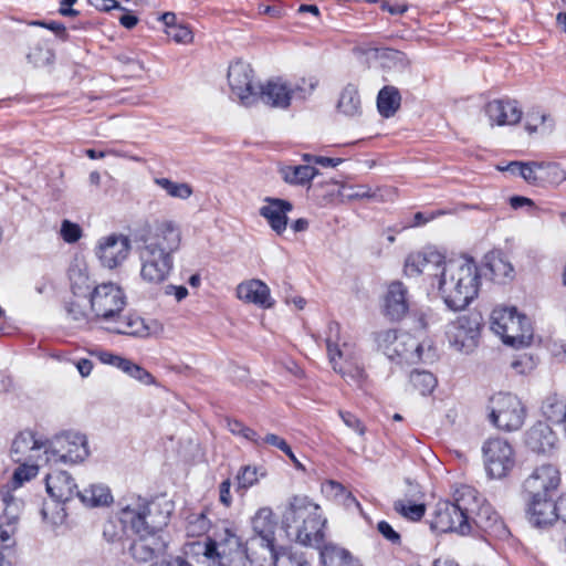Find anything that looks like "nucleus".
Returning <instances> with one entry per match:
<instances>
[{"instance_id":"48","label":"nucleus","mask_w":566,"mask_h":566,"mask_svg":"<svg viewBox=\"0 0 566 566\" xmlns=\"http://www.w3.org/2000/svg\"><path fill=\"white\" fill-rule=\"evenodd\" d=\"M273 566H308L303 554L289 548H281L272 564Z\"/></svg>"},{"instance_id":"9","label":"nucleus","mask_w":566,"mask_h":566,"mask_svg":"<svg viewBox=\"0 0 566 566\" xmlns=\"http://www.w3.org/2000/svg\"><path fill=\"white\" fill-rule=\"evenodd\" d=\"M90 454L87 439L80 432H64L55 436L45 448L46 463H78Z\"/></svg>"},{"instance_id":"44","label":"nucleus","mask_w":566,"mask_h":566,"mask_svg":"<svg viewBox=\"0 0 566 566\" xmlns=\"http://www.w3.org/2000/svg\"><path fill=\"white\" fill-rule=\"evenodd\" d=\"M155 184L174 198L187 199L192 195V188L187 182H175L168 178H156Z\"/></svg>"},{"instance_id":"64","label":"nucleus","mask_w":566,"mask_h":566,"mask_svg":"<svg viewBox=\"0 0 566 566\" xmlns=\"http://www.w3.org/2000/svg\"><path fill=\"white\" fill-rule=\"evenodd\" d=\"M92 354L97 356V358L103 364L111 365V366H114V367L117 366V363H118L119 358L122 357L119 355L113 354V353L107 352V350H95V352H92Z\"/></svg>"},{"instance_id":"23","label":"nucleus","mask_w":566,"mask_h":566,"mask_svg":"<svg viewBox=\"0 0 566 566\" xmlns=\"http://www.w3.org/2000/svg\"><path fill=\"white\" fill-rule=\"evenodd\" d=\"M265 205L260 208V214L268 221L276 234H282L287 227V213L292 211L293 205L283 199L266 197Z\"/></svg>"},{"instance_id":"56","label":"nucleus","mask_w":566,"mask_h":566,"mask_svg":"<svg viewBox=\"0 0 566 566\" xmlns=\"http://www.w3.org/2000/svg\"><path fill=\"white\" fill-rule=\"evenodd\" d=\"M126 375L138 380L144 385H151L155 382L154 376L150 373H148L144 367H142L138 364H135L134 361H132V364L129 365Z\"/></svg>"},{"instance_id":"57","label":"nucleus","mask_w":566,"mask_h":566,"mask_svg":"<svg viewBox=\"0 0 566 566\" xmlns=\"http://www.w3.org/2000/svg\"><path fill=\"white\" fill-rule=\"evenodd\" d=\"M538 171V161H526L521 166L520 177H522L527 184L537 186Z\"/></svg>"},{"instance_id":"49","label":"nucleus","mask_w":566,"mask_h":566,"mask_svg":"<svg viewBox=\"0 0 566 566\" xmlns=\"http://www.w3.org/2000/svg\"><path fill=\"white\" fill-rule=\"evenodd\" d=\"M209 525L203 513H192L187 517V534L192 537L201 536L209 530Z\"/></svg>"},{"instance_id":"7","label":"nucleus","mask_w":566,"mask_h":566,"mask_svg":"<svg viewBox=\"0 0 566 566\" xmlns=\"http://www.w3.org/2000/svg\"><path fill=\"white\" fill-rule=\"evenodd\" d=\"M316 86L314 82L301 80L300 82H290L281 77L268 81L260 87L258 101L274 108H287L293 99L304 101L312 94Z\"/></svg>"},{"instance_id":"58","label":"nucleus","mask_w":566,"mask_h":566,"mask_svg":"<svg viewBox=\"0 0 566 566\" xmlns=\"http://www.w3.org/2000/svg\"><path fill=\"white\" fill-rule=\"evenodd\" d=\"M303 160L308 164H315L323 167H337L340 163H343L342 158H331L325 156H316L311 154H304L302 156Z\"/></svg>"},{"instance_id":"42","label":"nucleus","mask_w":566,"mask_h":566,"mask_svg":"<svg viewBox=\"0 0 566 566\" xmlns=\"http://www.w3.org/2000/svg\"><path fill=\"white\" fill-rule=\"evenodd\" d=\"M541 409L549 421L564 424L566 420V399L557 395H549L543 401Z\"/></svg>"},{"instance_id":"26","label":"nucleus","mask_w":566,"mask_h":566,"mask_svg":"<svg viewBox=\"0 0 566 566\" xmlns=\"http://www.w3.org/2000/svg\"><path fill=\"white\" fill-rule=\"evenodd\" d=\"M557 440L556 433L544 421L536 422L525 433V444L535 453L551 452L555 448Z\"/></svg>"},{"instance_id":"10","label":"nucleus","mask_w":566,"mask_h":566,"mask_svg":"<svg viewBox=\"0 0 566 566\" xmlns=\"http://www.w3.org/2000/svg\"><path fill=\"white\" fill-rule=\"evenodd\" d=\"M205 555L216 558L220 566H245L247 552L241 539L229 528L214 534L206 545Z\"/></svg>"},{"instance_id":"24","label":"nucleus","mask_w":566,"mask_h":566,"mask_svg":"<svg viewBox=\"0 0 566 566\" xmlns=\"http://www.w3.org/2000/svg\"><path fill=\"white\" fill-rule=\"evenodd\" d=\"M46 491L56 502L65 503L73 497H77L80 490L74 479L66 471H54L49 473L45 479Z\"/></svg>"},{"instance_id":"21","label":"nucleus","mask_w":566,"mask_h":566,"mask_svg":"<svg viewBox=\"0 0 566 566\" xmlns=\"http://www.w3.org/2000/svg\"><path fill=\"white\" fill-rule=\"evenodd\" d=\"M375 339L378 348L391 360L406 353L403 346H417V339L412 335L406 332L399 333L396 329L380 331L376 334Z\"/></svg>"},{"instance_id":"22","label":"nucleus","mask_w":566,"mask_h":566,"mask_svg":"<svg viewBox=\"0 0 566 566\" xmlns=\"http://www.w3.org/2000/svg\"><path fill=\"white\" fill-rule=\"evenodd\" d=\"M484 111L491 125H515L522 117V109L517 102L512 99H493L485 105Z\"/></svg>"},{"instance_id":"35","label":"nucleus","mask_w":566,"mask_h":566,"mask_svg":"<svg viewBox=\"0 0 566 566\" xmlns=\"http://www.w3.org/2000/svg\"><path fill=\"white\" fill-rule=\"evenodd\" d=\"M112 323H114V325L108 329L116 334L134 337H147L150 334L149 326L139 316L128 315L124 318H120L119 316Z\"/></svg>"},{"instance_id":"54","label":"nucleus","mask_w":566,"mask_h":566,"mask_svg":"<svg viewBox=\"0 0 566 566\" xmlns=\"http://www.w3.org/2000/svg\"><path fill=\"white\" fill-rule=\"evenodd\" d=\"M338 415L347 428L354 430L360 437L365 436L366 427L358 417L349 411L344 410H339Z\"/></svg>"},{"instance_id":"63","label":"nucleus","mask_w":566,"mask_h":566,"mask_svg":"<svg viewBox=\"0 0 566 566\" xmlns=\"http://www.w3.org/2000/svg\"><path fill=\"white\" fill-rule=\"evenodd\" d=\"M548 348L554 358L558 361H566V343L564 340H553Z\"/></svg>"},{"instance_id":"15","label":"nucleus","mask_w":566,"mask_h":566,"mask_svg":"<svg viewBox=\"0 0 566 566\" xmlns=\"http://www.w3.org/2000/svg\"><path fill=\"white\" fill-rule=\"evenodd\" d=\"M481 317L479 314H465L452 322L447 331L451 346L462 353H471L478 344Z\"/></svg>"},{"instance_id":"12","label":"nucleus","mask_w":566,"mask_h":566,"mask_svg":"<svg viewBox=\"0 0 566 566\" xmlns=\"http://www.w3.org/2000/svg\"><path fill=\"white\" fill-rule=\"evenodd\" d=\"M90 303L96 319L112 323L125 308L126 296L116 284L103 283L94 286Z\"/></svg>"},{"instance_id":"45","label":"nucleus","mask_w":566,"mask_h":566,"mask_svg":"<svg viewBox=\"0 0 566 566\" xmlns=\"http://www.w3.org/2000/svg\"><path fill=\"white\" fill-rule=\"evenodd\" d=\"M410 382L412 387L418 390L421 395L430 394L436 385L437 379L433 374L426 370H413L410 374Z\"/></svg>"},{"instance_id":"16","label":"nucleus","mask_w":566,"mask_h":566,"mask_svg":"<svg viewBox=\"0 0 566 566\" xmlns=\"http://www.w3.org/2000/svg\"><path fill=\"white\" fill-rule=\"evenodd\" d=\"M228 83L232 96L242 105L250 106L258 101V88L253 83V70L250 64L237 61L228 70Z\"/></svg>"},{"instance_id":"27","label":"nucleus","mask_w":566,"mask_h":566,"mask_svg":"<svg viewBox=\"0 0 566 566\" xmlns=\"http://www.w3.org/2000/svg\"><path fill=\"white\" fill-rule=\"evenodd\" d=\"M527 516L531 524L536 527L551 525L558 520L557 502L553 497L527 499Z\"/></svg>"},{"instance_id":"13","label":"nucleus","mask_w":566,"mask_h":566,"mask_svg":"<svg viewBox=\"0 0 566 566\" xmlns=\"http://www.w3.org/2000/svg\"><path fill=\"white\" fill-rule=\"evenodd\" d=\"M560 484V473L556 465L545 463L536 467L523 482L525 500L553 497Z\"/></svg>"},{"instance_id":"17","label":"nucleus","mask_w":566,"mask_h":566,"mask_svg":"<svg viewBox=\"0 0 566 566\" xmlns=\"http://www.w3.org/2000/svg\"><path fill=\"white\" fill-rule=\"evenodd\" d=\"M130 248L127 235L112 233L98 240L95 254L104 268L115 269L128 258Z\"/></svg>"},{"instance_id":"28","label":"nucleus","mask_w":566,"mask_h":566,"mask_svg":"<svg viewBox=\"0 0 566 566\" xmlns=\"http://www.w3.org/2000/svg\"><path fill=\"white\" fill-rule=\"evenodd\" d=\"M138 537L132 543L129 552L134 559L140 563L151 560L161 553L166 544L160 534L136 533Z\"/></svg>"},{"instance_id":"55","label":"nucleus","mask_w":566,"mask_h":566,"mask_svg":"<svg viewBox=\"0 0 566 566\" xmlns=\"http://www.w3.org/2000/svg\"><path fill=\"white\" fill-rule=\"evenodd\" d=\"M61 235L65 242L74 243L80 240L82 229L78 224L64 220L61 226Z\"/></svg>"},{"instance_id":"18","label":"nucleus","mask_w":566,"mask_h":566,"mask_svg":"<svg viewBox=\"0 0 566 566\" xmlns=\"http://www.w3.org/2000/svg\"><path fill=\"white\" fill-rule=\"evenodd\" d=\"M45 448L48 441H43L32 432H20L12 442L11 458L14 462H40L45 459Z\"/></svg>"},{"instance_id":"19","label":"nucleus","mask_w":566,"mask_h":566,"mask_svg":"<svg viewBox=\"0 0 566 566\" xmlns=\"http://www.w3.org/2000/svg\"><path fill=\"white\" fill-rule=\"evenodd\" d=\"M3 513L0 515V541L8 542L15 534L23 503L12 494L10 488L0 490Z\"/></svg>"},{"instance_id":"34","label":"nucleus","mask_w":566,"mask_h":566,"mask_svg":"<svg viewBox=\"0 0 566 566\" xmlns=\"http://www.w3.org/2000/svg\"><path fill=\"white\" fill-rule=\"evenodd\" d=\"M253 535L251 537L275 541L276 520L270 507H261L252 517Z\"/></svg>"},{"instance_id":"20","label":"nucleus","mask_w":566,"mask_h":566,"mask_svg":"<svg viewBox=\"0 0 566 566\" xmlns=\"http://www.w3.org/2000/svg\"><path fill=\"white\" fill-rule=\"evenodd\" d=\"M473 532L475 530H480L488 535L499 538L505 539L510 536V531L501 516L493 510V507L484 503L479 512L471 520Z\"/></svg>"},{"instance_id":"6","label":"nucleus","mask_w":566,"mask_h":566,"mask_svg":"<svg viewBox=\"0 0 566 566\" xmlns=\"http://www.w3.org/2000/svg\"><path fill=\"white\" fill-rule=\"evenodd\" d=\"M491 329L503 343L520 347L526 346L533 338L530 319L517 313L515 307H497L491 314Z\"/></svg>"},{"instance_id":"4","label":"nucleus","mask_w":566,"mask_h":566,"mask_svg":"<svg viewBox=\"0 0 566 566\" xmlns=\"http://www.w3.org/2000/svg\"><path fill=\"white\" fill-rule=\"evenodd\" d=\"M327 355L333 369L347 382L360 386L365 380V370L354 360L353 346L340 334V326L331 322L325 337Z\"/></svg>"},{"instance_id":"37","label":"nucleus","mask_w":566,"mask_h":566,"mask_svg":"<svg viewBox=\"0 0 566 566\" xmlns=\"http://www.w3.org/2000/svg\"><path fill=\"white\" fill-rule=\"evenodd\" d=\"M337 109L347 117H357L361 114V101L356 86L349 84L342 91Z\"/></svg>"},{"instance_id":"41","label":"nucleus","mask_w":566,"mask_h":566,"mask_svg":"<svg viewBox=\"0 0 566 566\" xmlns=\"http://www.w3.org/2000/svg\"><path fill=\"white\" fill-rule=\"evenodd\" d=\"M566 180V171L556 163H539L537 187H557Z\"/></svg>"},{"instance_id":"29","label":"nucleus","mask_w":566,"mask_h":566,"mask_svg":"<svg viewBox=\"0 0 566 566\" xmlns=\"http://www.w3.org/2000/svg\"><path fill=\"white\" fill-rule=\"evenodd\" d=\"M244 549L247 552V562L252 566L272 565L279 551L275 549L274 539L250 537Z\"/></svg>"},{"instance_id":"30","label":"nucleus","mask_w":566,"mask_h":566,"mask_svg":"<svg viewBox=\"0 0 566 566\" xmlns=\"http://www.w3.org/2000/svg\"><path fill=\"white\" fill-rule=\"evenodd\" d=\"M451 503L472 520L485 503L484 497L471 485L461 484L455 486L452 493Z\"/></svg>"},{"instance_id":"51","label":"nucleus","mask_w":566,"mask_h":566,"mask_svg":"<svg viewBox=\"0 0 566 566\" xmlns=\"http://www.w3.org/2000/svg\"><path fill=\"white\" fill-rule=\"evenodd\" d=\"M238 489L247 490L258 482V470L255 467L245 465L243 467L238 475Z\"/></svg>"},{"instance_id":"1","label":"nucleus","mask_w":566,"mask_h":566,"mask_svg":"<svg viewBox=\"0 0 566 566\" xmlns=\"http://www.w3.org/2000/svg\"><path fill=\"white\" fill-rule=\"evenodd\" d=\"M408 276L424 275L437 285L440 297L452 311L464 310L478 296L481 276L475 262L459 258L446 260L436 250L411 253L405 262Z\"/></svg>"},{"instance_id":"50","label":"nucleus","mask_w":566,"mask_h":566,"mask_svg":"<svg viewBox=\"0 0 566 566\" xmlns=\"http://www.w3.org/2000/svg\"><path fill=\"white\" fill-rule=\"evenodd\" d=\"M52 57V52L41 45L34 46L27 55L28 61L36 67L49 64Z\"/></svg>"},{"instance_id":"8","label":"nucleus","mask_w":566,"mask_h":566,"mask_svg":"<svg viewBox=\"0 0 566 566\" xmlns=\"http://www.w3.org/2000/svg\"><path fill=\"white\" fill-rule=\"evenodd\" d=\"M489 421L500 430L516 431L522 428L526 410L522 401L512 394L497 392L489 401Z\"/></svg>"},{"instance_id":"60","label":"nucleus","mask_w":566,"mask_h":566,"mask_svg":"<svg viewBox=\"0 0 566 566\" xmlns=\"http://www.w3.org/2000/svg\"><path fill=\"white\" fill-rule=\"evenodd\" d=\"M403 347L406 353L401 354V356H397V359L413 363L422 358V345L418 340L416 347H411L410 345H406Z\"/></svg>"},{"instance_id":"39","label":"nucleus","mask_w":566,"mask_h":566,"mask_svg":"<svg viewBox=\"0 0 566 566\" xmlns=\"http://www.w3.org/2000/svg\"><path fill=\"white\" fill-rule=\"evenodd\" d=\"M321 558L324 566H360L349 552L334 545H325L321 551Z\"/></svg>"},{"instance_id":"38","label":"nucleus","mask_w":566,"mask_h":566,"mask_svg":"<svg viewBox=\"0 0 566 566\" xmlns=\"http://www.w3.org/2000/svg\"><path fill=\"white\" fill-rule=\"evenodd\" d=\"M401 96L395 86H384L377 96V108L382 117H391L400 107Z\"/></svg>"},{"instance_id":"40","label":"nucleus","mask_w":566,"mask_h":566,"mask_svg":"<svg viewBox=\"0 0 566 566\" xmlns=\"http://www.w3.org/2000/svg\"><path fill=\"white\" fill-rule=\"evenodd\" d=\"M69 279L75 297L91 295V290L94 287L85 268L80 264L72 265L69 269Z\"/></svg>"},{"instance_id":"53","label":"nucleus","mask_w":566,"mask_h":566,"mask_svg":"<svg viewBox=\"0 0 566 566\" xmlns=\"http://www.w3.org/2000/svg\"><path fill=\"white\" fill-rule=\"evenodd\" d=\"M166 34L175 42L182 44L190 43L193 38L191 30L184 24L170 27V30H166Z\"/></svg>"},{"instance_id":"11","label":"nucleus","mask_w":566,"mask_h":566,"mask_svg":"<svg viewBox=\"0 0 566 566\" xmlns=\"http://www.w3.org/2000/svg\"><path fill=\"white\" fill-rule=\"evenodd\" d=\"M482 455L486 474L492 479L507 476L515 467V451L505 439H488L482 446Z\"/></svg>"},{"instance_id":"3","label":"nucleus","mask_w":566,"mask_h":566,"mask_svg":"<svg viewBox=\"0 0 566 566\" xmlns=\"http://www.w3.org/2000/svg\"><path fill=\"white\" fill-rule=\"evenodd\" d=\"M325 524L321 506L307 495L291 496L282 512V526L287 536L305 546L321 548Z\"/></svg>"},{"instance_id":"36","label":"nucleus","mask_w":566,"mask_h":566,"mask_svg":"<svg viewBox=\"0 0 566 566\" xmlns=\"http://www.w3.org/2000/svg\"><path fill=\"white\" fill-rule=\"evenodd\" d=\"M80 501L90 507L108 505L113 501L111 490L101 483H93L77 493Z\"/></svg>"},{"instance_id":"5","label":"nucleus","mask_w":566,"mask_h":566,"mask_svg":"<svg viewBox=\"0 0 566 566\" xmlns=\"http://www.w3.org/2000/svg\"><path fill=\"white\" fill-rule=\"evenodd\" d=\"M169 517V510H164L159 503L148 502L140 496L132 497L120 511L122 521L130 522L135 533L160 534Z\"/></svg>"},{"instance_id":"59","label":"nucleus","mask_w":566,"mask_h":566,"mask_svg":"<svg viewBox=\"0 0 566 566\" xmlns=\"http://www.w3.org/2000/svg\"><path fill=\"white\" fill-rule=\"evenodd\" d=\"M490 270L496 277L510 276L513 272V266L502 259H494L490 262Z\"/></svg>"},{"instance_id":"46","label":"nucleus","mask_w":566,"mask_h":566,"mask_svg":"<svg viewBox=\"0 0 566 566\" xmlns=\"http://www.w3.org/2000/svg\"><path fill=\"white\" fill-rule=\"evenodd\" d=\"M394 509L401 516L410 521H419L424 515L426 506L421 503H413L410 500H398L394 504Z\"/></svg>"},{"instance_id":"47","label":"nucleus","mask_w":566,"mask_h":566,"mask_svg":"<svg viewBox=\"0 0 566 566\" xmlns=\"http://www.w3.org/2000/svg\"><path fill=\"white\" fill-rule=\"evenodd\" d=\"M20 465L15 469L12 476V488H20L23 482L30 481L32 478L36 476L39 471V462H19Z\"/></svg>"},{"instance_id":"61","label":"nucleus","mask_w":566,"mask_h":566,"mask_svg":"<svg viewBox=\"0 0 566 566\" xmlns=\"http://www.w3.org/2000/svg\"><path fill=\"white\" fill-rule=\"evenodd\" d=\"M378 532L392 544L400 543V535L392 528V526L386 522L380 521L377 525Z\"/></svg>"},{"instance_id":"31","label":"nucleus","mask_w":566,"mask_h":566,"mask_svg":"<svg viewBox=\"0 0 566 566\" xmlns=\"http://www.w3.org/2000/svg\"><path fill=\"white\" fill-rule=\"evenodd\" d=\"M237 296L245 303H252L263 308H270L274 304L269 286L256 279L240 283L237 287Z\"/></svg>"},{"instance_id":"43","label":"nucleus","mask_w":566,"mask_h":566,"mask_svg":"<svg viewBox=\"0 0 566 566\" xmlns=\"http://www.w3.org/2000/svg\"><path fill=\"white\" fill-rule=\"evenodd\" d=\"M65 310L70 319L77 328H85L90 326V315L85 308V304L78 298L71 300L66 303Z\"/></svg>"},{"instance_id":"52","label":"nucleus","mask_w":566,"mask_h":566,"mask_svg":"<svg viewBox=\"0 0 566 566\" xmlns=\"http://www.w3.org/2000/svg\"><path fill=\"white\" fill-rule=\"evenodd\" d=\"M117 60L125 66V71L132 76H138L144 70V63L136 55L119 54Z\"/></svg>"},{"instance_id":"2","label":"nucleus","mask_w":566,"mask_h":566,"mask_svg":"<svg viewBox=\"0 0 566 566\" xmlns=\"http://www.w3.org/2000/svg\"><path fill=\"white\" fill-rule=\"evenodd\" d=\"M181 238L180 227L171 220L156 221L148 228L138 247L139 275L144 283L159 285L169 279Z\"/></svg>"},{"instance_id":"62","label":"nucleus","mask_w":566,"mask_h":566,"mask_svg":"<svg viewBox=\"0 0 566 566\" xmlns=\"http://www.w3.org/2000/svg\"><path fill=\"white\" fill-rule=\"evenodd\" d=\"M446 214V211L443 210H437V211H433V212H430V213H424V212H417L415 213L413 216V221L412 223L410 224V227H419V226H423L426 224L427 222L440 217V216H443Z\"/></svg>"},{"instance_id":"25","label":"nucleus","mask_w":566,"mask_h":566,"mask_svg":"<svg viewBox=\"0 0 566 566\" xmlns=\"http://www.w3.org/2000/svg\"><path fill=\"white\" fill-rule=\"evenodd\" d=\"M408 290L399 281L388 285L384 302V313L392 321H399L409 310Z\"/></svg>"},{"instance_id":"32","label":"nucleus","mask_w":566,"mask_h":566,"mask_svg":"<svg viewBox=\"0 0 566 566\" xmlns=\"http://www.w3.org/2000/svg\"><path fill=\"white\" fill-rule=\"evenodd\" d=\"M338 195L343 200H360V199H374L377 201H385L394 196V189L391 188H377L373 189L368 185H342Z\"/></svg>"},{"instance_id":"33","label":"nucleus","mask_w":566,"mask_h":566,"mask_svg":"<svg viewBox=\"0 0 566 566\" xmlns=\"http://www.w3.org/2000/svg\"><path fill=\"white\" fill-rule=\"evenodd\" d=\"M282 179L292 186H306L317 175L318 170L312 165H285L280 168Z\"/></svg>"},{"instance_id":"14","label":"nucleus","mask_w":566,"mask_h":566,"mask_svg":"<svg viewBox=\"0 0 566 566\" xmlns=\"http://www.w3.org/2000/svg\"><path fill=\"white\" fill-rule=\"evenodd\" d=\"M431 528L440 533H457L461 536L473 534L471 520H468V515L458 511L451 501H440L436 504Z\"/></svg>"}]
</instances>
